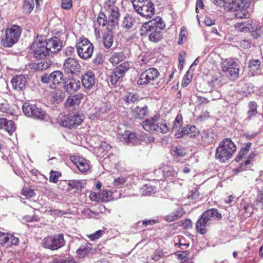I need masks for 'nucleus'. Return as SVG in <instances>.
<instances>
[{
	"instance_id": "47",
	"label": "nucleus",
	"mask_w": 263,
	"mask_h": 263,
	"mask_svg": "<svg viewBox=\"0 0 263 263\" xmlns=\"http://www.w3.org/2000/svg\"><path fill=\"white\" fill-rule=\"evenodd\" d=\"M234 12L235 17L239 19L247 18L249 16V13L243 8H241Z\"/></svg>"
},
{
	"instance_id": "41",
	"label": "nucleus",
	"mask_w": 263,
	"mask_h": 263,
	"mask_svg": "<svg viewBox=\"0 0 263 263\" xmlns=\"http://www.w3.org/2000/svg\"><path fill=\"white\" fill-rule=\"evenodd\" d=\"M260 62L258 60H252L250 61L249 68L253 74L257 72L259 68Z\"/></svg>"
},
{
	"instance_id": "23",
	"label": "nucleus",
	"mask_w": 263,
	"mask_h": 263,
	"mask_svg": "<svg viewBox=\"0 0 263 263\" xmlns=\"http://www.w3.org/2000/svg\"><path fill=\"white\" fill-rule=\"evenodd\" d=\"M83 98L82 93H78L73 96L68 97L64 103L65 108L71 109L75 108L79 105Z\"/></svg>"
},
{
	"instance_id": "3",
	"label": "nucleus",
	"mask_w": 263,
	"mask_h": 263,
	"mask_svg": "<svg viewBox=\"0 0 263 263\" xmlns=\"http://www.w3.org/2000/svg\"><path fill=\"white\" fill-rule=\"evenodd\" d=\"M236 151V147L230 138H226L220 142L216 148L215 158L220 162H225L231 158Z\"/></svg>"
},
{
	"instance_id": "24",
	"label": "nucleus",
	"mask_w": 263,
	"mask_h": 263,
	"mask_svg": "<svg viewBox=\"0 0 263 263\" xmlns=\"http://www.w3.org/2000/svg\"><path fill=\"white\" fill-rule=\"evenodd\" d=\"M243 2L244 0H230L226 3L224 9L234 12L241 8L248 7L249 5L247 3L245 6Z\"/></svg>"
},
{
	"instance_id": "1",
	"label": "nucleus",
	"mask_w": 263,
	"mask_h": 263,
	"mask_svg": "<svg viewBox=\"0 0 263 263\" xmlns=\"http://www.w3.org/2000/svg\"><path fill=\"white\" fill-rule=\"evenodd\" d=\"M62 46V42L57 37L46 40L42 36L37 35L30 46L35 50V54L37 57L49 55L53 58V55L61 50Z\"/></svg>"
},
{
	"instance_id": "13",
	"label": "nucleus",
	"mask_w": 263,
	"mask_h": 263,
	"mask_svg": "<svg viewBox=\"0 0 263 263\" xmlns=\"http://www.w3.org/2000/svg\"><path fill=\"white\" fill-rule=\"evenodd\" d=\"M65 243L63 235L59 234L44 238L42 241V246L46 249L55 251L64 246Z\"/></svg>"
},
{
	"instance_id": "57",
	"label": "nucleus",
	"mask_w": 263,
	"mask_h": 263,
	"mask_svg": "<svg viewBox=\"0 0 263 263\" xmlns=\"http://www.w3.org/2000/svg\"><path fill=\"white\" fill-rule=\"evenodd\" d=\"M121 77H119V76L113 71L112 74L110 77V82L113 85L117 84L118 82H120L122 80Z\"/></svg>"
},
{
	"instance_id": "64",
	"label": "nucleus",
	"mask_w": 263,
	"mask_h": 263,
	"mask_svg": "<svg viewBox=\"0 0 263 263\" xmlns=\"http://www.w3.org/2000/svg\"><path fill=\"white\" fill-rule=\"evenodd\" d=\"M181 226L184 229H190L192 227V222L189 219H184L181 222Z\"/></svg>"
},
{
	"instance_id": "43",
	"label": "nucleus",
	"mask_w": 263,
	"mask_h": 263,
	"mask_svg": "<svg viewBox=\"0 0 263 263\" xmlns=\"http://www.w3.org/2000/svg\"><path fill=\"white\" fill-rule=\"evenodd\" d=\"M221 76H214L210 81L209 85L213 88H218L221 86Z\"/></svg>"
},
{
	"instance_id": "44",
	"label": "nucleus",
	"mask_w": 263,
	"mask_h": 263,
	"mask_svg": "<svg viewBox=\"0 0 263 263\" xmlns=\"http://www.w3.org/2000/svg\"><path fill=\"white\" fill-rule=\"evenodd\" d=\"M249 109L247 112L248 120H250L252 116H255L257 114V104L255 102H250L249 104Z\"/></svg>"
},
{
	"instance_id": "20",
	"label": "nucleus",
	"mask_w": 263,
	"mask_h": 263,
	"mask_svg": "<svg viewBox=\"0 0 263 263\" xmlns=\"http://www.w3.org/2000/svg\"><path fill=\"white\" fill-rule=\"evenodd\" d=\"M95 77L91 71L86 72L81 78V82L83 87L87 89H90L95 84Z\"/></svg>"
},
{
	"instance_id": "42",
	"label": "nucleus",
	"mask_w": 263,
	"mask_h": 263,
	"mask_svg": "<svg viewBox=\"0 0 263 263\" xmlns=\"http://www.w3.org/2000/svg\"><path fill=\"white\" fill-rule=\"evenodd\" d=\"M162 173L165 178L175 177L177 174V172L171 167H164Z\"/></svg>"
},
{
	"instance_id": "2",
	"label": "nucleus",
	"mask_w": 263,
	"mask_h": 263,
	"mask_svg": "<svg viewBox=\"0 0 263 263\" xmlns=\"http://www.w3.org/2000/svg\"><path fill=\"white\" fill-rule=\"evenodd\" d=\"M165 27L161 17L157 16L142 25L140 34L142 36H148L149 41L156 43L162 38V32Z\"/></svg>"
},
{
	"instance_id": "21",
	"label": "nucleus",
	"mask_w": 263,
	"mask_h": 263,
	"mask_svg": "<svg viewBox=\"0 0 263 263\" xmlns=\"http://www.w3.org/2000/svg\"><path fill=\"white\" fill-rule=\"evenodd\" d=\"M11 82L14 90L21 91L26 87L27 80L24 75H16L12 79Z\"/></svg>"
},
{
	"instance_id": "5",
	"label": "nucleus",
	"mask_w": 263,
	"mask_h": 263,
	"mask_svg": "<svg viewBox=\"0 0 263 263\" xmlns=\"http://www.w3.org/2000/svg\"><path fill=\"white\" fill-rule=\"evenodd\" d=\"M143 129L147 132L155 131L165 134L169 132L170 127L165 121L160 119V115H155L146 119L141 123Z\"/></svg>"
},
{
	"instance_id": "55",
	"label": "nucleus",
	"mask_w": 263,
	"mask_h": 263,
	"mask_svg": "<svg viewBox=\"0 0 263 263\" xmlns=\"http://www.w3.org/2000/svg\"><path fill=\"white\" fill-rule=\"evenodd\" d=\"M235 27L239 31L248 32V27L247 28L246 22L236 23L235 25Z\"/></svg>"
},
{
	"instance_id": "37",
	"label": "nucleus",
	"mask_w": 263,
	"mask_h": 263,
	"mask_svg": "<svg viewBox=\"0 0 263 263\" xmlns=\"http://www.w3.org/2000/svg\"><path fill=\"white\" fill-rule=\"evenodd\" d=\"M183 213L182 209H178L174 212L166 216L165 219L168 222L174 221L180 218L182 216Z\"/></svg>"
},
{
	"instance_id": "59",
	"label": "nucleus",
	"mask_w": 263,
	"mask_h": 263,
	"mask_svg": "<svg viewBox=\"0 0 263 263\" xmlns=\"http://www.w3.org/2000/svg\"><path fill=\"white\" fill-rule=\"evenodd\" d=\"M105 18V13L104 12L99 13L97 20V23H98L99 26L103 27H105V24L104 21Z\"/></svg>"
},
{
	"instance_id": "32",
	"label": "nucleus",
	"mask_w": 263,
	"mask_h": 263,
	"mask_svg": "<svg viewBox=\"0 0 263 263\" xmlns=\"http://www.w3.org/2000/svg\"><path fill=\"white\" fill-rule=\"evenodd\" d=\"M129 63L128 62H124L116 67L113 71L118 74L119 77L123 78L125 73L129 69Z\"/></svg>"
},
{
	"instance_id": "31",
	"label": "nucleus",
	"mask_w": 263,
	"mask_h": 263,
	"mask_svg": "<svg viewBox=\"0 0 263 263\" xmlns=\"http://www.w3.org/2000/svg\"><path fill=\"white\" fill-rule=\"evenodd\" d=\"M92 246L89 243H87L85 245H82L78 249L76 253L78 256L80 258H83L89 253L92 252Z\"/></svg>"
},
{
	"instance_id": "38",
	"label": "nucleus",
	"mask_w": 263,
	"mask_h": 263,
	"mask_svg": "<svg viewBox=\"0 0 263 263\" xmlns=\"http://www.w3.org/2000/svg\"><path fill=\"white\" fill-rule=\"evenodd\" d=\"M183 213L182 209H178L174 212L166 216L165 219L168 222L174 221L180 218L182 216Z\"/></svg>"
},
{
	"instance_id": "11",
	"label": "nucleus",
	"mask_w": 263,
	"mask_h": 263,
	"mask_svg": "<svg viewBox=\"0 0 263 263\" xmlns=\"http://www.w3.org/2000/svg\"><path fill=\"white\" fill-rule=\"evenodd\" d=\"M221 70L231 80H234L238 77L239 69L238 64L235 59H227L221 63Z\"/></svg>"
},
{
	"instance_id": "10",
	"label": "nucleus",
	"mask_w": 263,
	"mask_h": 263,
	"mask_svg": "<svg viewBox=\"0 0 263 263\" xmlns=\"http://www.w3.org/2000/svg\"><path fill=\"white\" fill-rule=\"evenodd\" d=\"M83 120L84 116L80 113L67 115L61 114L58 118V122L61 126L69 128L77 127Z\"/></svg>"
},
{
	"instance_id": "50",
	"label": "nucleus",
	"mask_w": 263,
	"mask_h": 263,
	"mask_svg": "<svg viewBox=\"0 0 263 263\" xmlns=\"http://www.w3.org/2000/svg\"><path fill=\"white\" fill-rule=\"evenodd\" d=\"M246 25L247 28L248 27V32H251L253 31L259 29V24L252 20H248L246 21Z\"/></svg>"
},
{
	"instance_id": "15",
	"label": "nucleus",
	"mask_w": 263,
	"mask_h": 263,
	"mask_svg": "<svg viewBox=\"0 0 263 263\" xmlns=\"http://www.w3.org/2000/svg\"><path fill=\"white\" fill-rule=\"evenodd\" d=\"M63 76V73L61 71L55 70L49 74L47 73L43 74L41 78V81L43 83H51L50 87L54 88L62 82Z\"/></svg>"
},
{
	"instance_id": "25",
	"label": "nucleus",
	"mask_w": 263,
	"mask_h": 263,
	"mask_svg": "<svg viewBox=\"0 0 263 263\" xmlns=\"http://www.w3.org/2000/svg\"><path fill=\"white\" fill-rule=\"evenodd\" d=\"M139 24V20L132 14L126 15L122 21V26L125 29H130Z\"/></svg>"
},
{
	"instance_id": "8",
	"label": "nucleus",
	"mask_w": 263,
	"mask_h": 263,
	"mask_svg": "<svg viewBox=\"0 0 263 263\" xmlns=\"http://www.w3.org/2000/svg\"><path fill=\"white\" fill-rule=\"evenodd\" d=\"M133 5L138 14L146 18H151L155 14L154 5L150 0H134Z\"/></svg>"
},
{
	"instance_id": "36",
	"label": "nucleus",
	"mask_w": 263,
	"mask_h": 263,
	"mask_svg": "<svg viewBox=\"0 0 263 263\" xmlns=\"http://www.w3.org/2000/svg\"><path fill=\"white\" fill-rule=\"evenodd\" d=\"M65 97V92L62 90H57L51 93V101L54 103L61 102Z\"/></svg>"
},
{
	"instance_id": "48",
	"label": "nucleus",
	"mask_w": 263,
	"mask_h": 263,
	"mask_svg": "<svg viewBox=\"0 0 263 263\" xmlns=\"http://www.w3.org/2000/svg\"><path fill=\"white\" fill-rule=\"evenodd\" d=\"M51 263H77L76 260L72 258L64 257L63 258H54Z\"/></svg>"
},
{
	"instance_id": "45",
	"label": "nucleus",
	"mask_w": 263,
	"mask_h": 263,
	"mask_svg": "<svg viewBox=\"0 0 263 263\" xmlns=\"http://www.w3.org/2000/svg\"><path fill=\"white\" fill-rule=\"evenodd\" d=\"M210 133L209 130H204L201 136V144L206 145L212 141V138L210 137Z\"/></svg>"
},
{
	"instance_id": "34",
	"label": "nucleus",
	"mask_w": 263,
	"mask_h": 263,
	"mask_svg": "<svg viewBox=\"0 0 263 263\" xmlns=\"http://www.w3.org/2000/svg\"><path fill=\"white\" fill-rule=\"evenodd\" d=\"M125 55L122 51L115 52L110 58V62L113 64H118L125 59Z\"/></svg>"
},
{
	"instance_id": "17",
	"label": "nucleus",
	"mask_w": 263,
	"mask_h": 263,
	"mask_svg": "<svg viewBox=\"0 0 263 263\" xmlns=\"http://www.w3.org/2000/svg\"><path fill=\"white\" fill-rule=\"evenodd\" d=\"M159 73L155 68H149L143 71L139 76L137 83L139 85H146L158 77Z\"/></svg>"
},
{
	"instance_id": "40",
	"label": "nucleus",
	"mask_w": 263,
	"mask_h": 263,
	"mask_svg": "<svg viewBox=\"0 0 263 263\" xmlns=\"http://www.w3.org/2000/svg\"><path fill=\"white\" fill-rule=\"evenodd\" d=\"M34 0H25L23 7L24 12L27 14L30 13L34 8Z\"/></svg>"
},
{
	"instance_id": "46",
	"label": "nucleus",
	"mask_w": 263,
	"mask_h": 263,
	"mask_svg": "<svg viewBox=\"0 0 263 263\" xmlns=\"http://www.w3.org/2000/svg\"><path fill=\"white\" fill-rule=\"evenodd\" d=\"M142 191L143 195L145 196H149L156 192V190L155 187L147 184L143 186Z\"/></svg>"
},
{
	"instance_id": "33",
	"label": "nucleus",
	"mask_w": 263,
	"mask_h": 263,
	"mask_svg": "<svg viewBox=\"0 0 263 263\" xmlns=\"http://www.w3.org/2000/svg\"><path fill=\"white\" fill-rule=\"evenodd\" d=\"M129 63L128 62H124L116 67L113 71L118 74L119 77L123 78L125 73L129 69Z\"/></svg>"
},
{
	"instance_id": "16",
	"label": "nucleus",
	"mask_w": 263,
	"mask_h": 263,
	"mask_svg": "<svg viewBox=\"0 0 263 263\" xmlns=\"http://www.w3.org/2000/svg\"><path fill=\"white\" fill-rule=\"evenodd\" d=\"M63 69L67 74L78 76L81 72V66L78 59L69 57L64 61Z\"/></svg>"
},
{
	"instance_id": "12",
	"label": "nucleus",
	"mask_w": 263,
	"mask_h": 263,
	"mask_svg": "<svg viewBox=\"0 0 263 263\" xmlns=\"http://www.w3.org/2000/svg\"><path fill=\"white\" fill-rule=\"evenodd\" d=\"M77 53L82 59L87 60L91 58L93 46L86 38H81L76 45Z\"/></svg>"
},
{
	"instance_id": "60",
	"label": "nucleus",
	"mask_w": 263,
	"mask_h": 263,
	"mask_svg": "<svg viewBox=\"0 0 263 263\" xmlns=\"http://www.w3.org/2000/svg\"><path fill=\"white\" fill-rule=\"evenodd\" d=\"M104 233V231L103 230H98L95 232L93 234H91L88 236L89 238L91 240H95L96 239H98L100 238L103 234Z\"/></svg>"
},
{
	"instance_id": "29",
	"label": "nucleus",
	"mask_w": 263,
	"mask_h": 263,
	"mask_svg": "<svg viewBox=\"0 0 263 263\" xmlns=\"http://www.w3.org/2000/svg\"><path fill=\"white\" fill-rule=\"evenodd\" d=\"M148 113V107L145 105L142 107L137 106L132 110V114L134 118L142 119Z\"/></svg>"
},
{
	"instance_id": "54",
	"label": "nucleus",
	"mask_w": 263,
	"mask_h": 263,
	"mask_svg": "<svg viewBox=\"0 0 263 263\" xmlns=\"http://www.w3.org/2000/svg\"><path fill=\"white\" fill-rule=\"evenodd\" d=\"M189 129V138H195L199 134V132L194 125L188 126Z\"/></svg>"
},
{
	"instance_id": "14",
	"label": "nucleus",
	"mask_w": 263,
	"mask_h": 263,
	"mask_svg": "<svg viewBox=\"0 0 263 263\" xmlns=\"http://www.w3.org/2000/svg\"><path fill=\"white\" fill-rule=\"evenodd\" d=\"M31 53L32 54L33 57L39 60L37 62L31 63L29 64L31 68L37 71H44L47 70L51 65L52 61L51 58L52 57L49 55L37 57L35 54V50H34L32 47H30Z\"/></svg>"
},
{
	"instance_id": "63",
	"label": "nucleus",
	"mask_w": 263,
	"mask_h": 263,
	"mask_svg": "<svg viewBox=\"0 0 263 263\" xmlns=\"http://www.w3.org/2000/svg\"><path fill=\"white\" fill-rule=\"evenodd\" d=\"M22 194L24 195L27 198H30L34 195V193L31 190L23 189L22 190Z\"/></svg>"
},
{
	"instance_id": "52",
	"label": "nucleus",
	"mask_w": 263,
	"mask_h": 263,
	"mask_svg": "<svg viewBox=\"0 0 263 263\" xmlns=\"http://www.w3.org/2000/svg\"><path fill=\"white\" fill-rule=\"evenodd\" d=\"M10 234L0 232V244L2 245H7L9 243V237Z\"/></svg>"
},
{
	"instance_id": "27",
	"label": "nucleus",
	"mask_w": 263,
	"mask_h": 263,
	"mask_svg": "<svg viewBox=\"0 0 263 263\" xmlns=\"http://www.w3.org/2000/svg\"><path fill=\"white\" fill-rule=\"evenodd\" d=\"M85 182L80 180H70L67 183V190L76 192L78 191H81L85 186Z\"/></svg>"
},
{
	"instance_id": "53",
	"label": "nucleus",
	"mask_w": 263,
	"mask_h": 263,
	"mask_svg": "<svg viewBox=\"0 0 263 263\" xmlns=\"http://www.w3.org/2000/svg\"><path fill=\"white\" fill-rule=\"evenodd\" d=\"M61 176V174L58 172L51 171L50 172L49 181L53 183H57L58 179Z\"/></svg>"
},
{
	"instance_id": "49",
	"label": "nucleus",
	"mask_w": 263,
	"mask_h": 263,
	"mask_svg": "<svg viewBox=\"0 0 263 263\" xmlns=\"http://www.w3.org/2000/svg\"><path fill=\"white\" fill-rule=\"evenodd\" d=\"M172 153L173 155L178 157H183L185 155V152L181 146H175L173 147Z\"/></svg>"
},
{
	"instance_id": "30",
	"label": "nucleus",
	"mask_w": 263,
	"mask_h": 263,
	"mask_svg": "<svg viewBox=\"0 0 263 263\" xmlns=\"http://www.w3.org/2000/svg\"><path fill=\"white\" fill-rule=\"evenodd\" d=\"M0 125L1 127H4L10 135L16 129L14 122L8 120L6 118H0Z\"/></svg>"
},
{
	"instance_id": "7",
	"label": "nucleus",
	"mask_w": 263,
	"mask_h": 263,
	"mask_svg": "<svg viewBox=\"0 0 263 263\" xmlns=\"http://www.w3.org/2000/svg\"><path fill=\"white\" fill-rule=\"evenodd\" d=\"M22 29L20 26L14 25L7 28L4 36L1 39V44L4 47H11L18 41Z\"/></svg>"
},
{
	"instance_id": "9",
	"label": "nucleus",
	"mask_w": 263,
	"mask_h": 263,
	"mask_svg": "<svg viewBox=\"0 0 263 263\" xmlns=\"http://www.w3.org/2000/svg\"><path fill=\"white\" fill-rule=\"evenodd\" d=\"M108 8L105 14V24L108 31H111L118 24L119 10L110 0L108 2Z\"/></svg>"
},
{
	"instance_id": "58",
	"label": "nucleus",
	"mask_w": 263,
	"mask_h": 263,
	"mask_svg": "<svg viewBox=\"0 0 263 263\" xmlns=\"http://www.w3.org/2000/svg\"><path fill=\"white\" fill-rule=\"evenodd\" d=\"M164 256L163 252L161 250H156L154 252V254L152 255L151 258L155 261H157L160 259Z\"/></svg>"
},
{
	"instance_id": "26",
	"label": "nucleus",
	"mask_w": 263,
	"mask_h": 263,
	"mask_svg": "<svg viewBox=\"0 0 263 263\" xmlns=\"http://www.w3.org/2000/svg\"><path fill=\"white\" fill-rule=\"evenodd\" d=\"M120 140L123 141L128 144H135L138 141V139L135 133L130 131H125L123 134L119 137Z\"/></svg>"
},
{
	"instance_id": "62",
	"label": "nucleus",
	"mask_w": 263,
	"mask_h": 263,
	"mask_svg": "<svg viewBox=\"0 0 263 263\" xmlns=\"http://www.w3.org/2000/svg\"><path fill=\"white\" fill-rule=\"evenodd\" d=\"M71 0H62L61 7L64 9L69 10L72 7Z\"/></svg>"
},
{
	"instance_id": "22",
	"label": "nucleus",
	"mask_w": 263,
	"mask_h": 263,
	"mask_svg": "<svg viewBox=\"0 0 263 263\" xmlns=\"http://www.w3.org/2000/svg\"><path fill=\"white\" fill-rule=\"evenodd\" d=\"M64 83V89L69 93L78 91L81 87L80 81L74 78L67 79Z\"/></svg>"
},
{
	"instance_id": "28",
	"label": "nucleus",
	"mask_w": 263,
	"mask_h": 263,
	"mask_svg": "<svg viewBox=\"0 0 263 263\" xmlns=\"http://www.w3.org/2000/svg\"><path fill=\"white\" fill-rule=\"evenodd\" d=\"M110 109L111 107L109 104L107 103H102L96 112V116L103 119L107 116Z\"/></svg>"
},
{
	"instance_id": "4",
	"label": "nucleus",
	"mask_w": 263,
	"mask_h": 263,
	"mask_svg": "<svg viewBox=\"0 0 263 263\" xmlns=\"http://www.w3.org/2000/svg\"><path fill=\"white\" fill-rule=\"evenodd\" d=\"M221 214L216 209H210L203 213L196 223L197 232L203 235L207 230L206 227L208 226L214 219H220Z\"/></svg>"
},
{
	"instance_id": "18",
	"label": "nucleus",
	"mask_w": 263,
	"mask_h": 263,
	"mask_svg": "<svg viewBox=\"0 0 263 263\" xmlns=\"http://www.w3.org/2000/svg\"><path fill=\"white\" fill-rule=\"evenodd\" d=\"M91 201L98 202H107L112 199V192L110 191H103L100 193H92L90 195Z\"/></svg>"
},
{
	"instance_id": "61",
	"label": "nucleus",
	"mask_w": 263,
	"mask_h": 263,
	"mask_svg": "<svg viewBox=\"0 0 263 263\" xmlns=\"http://www.w3.org/2000/svg\"><path fill=\"white\" fill-rule=\"evenodd\" d=\"M9 111V105L7 102L3 100V102L0 103V111L4 113H8Z\"/></svg>"
},
{
	"instance_id": "6",
	"label": "nucleus",
	"mask_w": 263,
	"mask_h": 263,
	"mask_svg": "<svg viewBox=\"0 0 263 263\" xmlns=\"http://www.w3.org/2000/svg\"><path fill=\"white\" fill-rule=\"evenodd\" d=\"M22 109L26 116L34 120L47 122L50 119L46 111L34 104L25 102L22 106Z\"/></svg>"
},
{
	"instance_id": "35",
	"label": "nucleus",
	"mask_w": 263,
	"mask_h": 263,
	"mask_svg": "<svg viewBox=\"0 0 263 263\" xmlns=\"http://www.w3.org/2000/svg\"><path fill=\"white\" fill-rule=\"evenodd\" d=\"M111 31H108L105 33L103 36V43L104 47L106 48H109L112 45L113 35L111 32Z\"/></svg>"
},
{
	"instance_id": "39",
	"label": "nucleus",
	"mask_w": 263,
	"mask_h": 263,
	"mask_svg": "<svg viewBox=\"0 0 263 263\" xmlns=\"http://www.w3.org/2000/svg\"><path fill=\"white\" fill-rule=\"evenodd\" d=\"M139 99V96L135 92H128L123 98V100L128 104L134 103Z\"/></svg>"
},
{
	"instance_id": "51",
	"label": "nucleus",
	"mask_w": 263,
	"mask_h": 263,
	"mask_svg": "<svg viewBox=\"0 0 263 263\" xmlns=\"http://www.w3.org/2000/svg\"><path fill=\"white\" fill-rule=\"evenodd\" d=\"M183 123V119L182 117L181 114H178L175 118V120L174 121L173 125V129H177L178 128H179Z\"/></svg>"
},
{
	"instance_id": "56",
	"label": "nucleus",
	"mask_w": 263,
	"mask_h": 263,
	"mask_svg": "<svg viewBox=\"0 0 263 263\" xmlns=\"http://www.w3.org/2000/svg\"><path fill=\"white\" fill-rule=\"evenodd\" d=\"M189 129L188 126L182 128L180 130L178 129L175 133V136L177 138H181L185 135L189 136Z\"/></svg>"
},
{
	"instance_id": "19",
	"label": "nucleus",
	"mask_w": 263,
	"mask_h": 263,
	"mask_svg": "<svg viewBox=\"0 0 263 263\" xmlns=\"http://www.w3.org/2000/svg\"><path fill=\"white\" fill-rule=\"evenodd\" d=\"M70 160L77 166L79 170L85 173L90 168L89 164L85 159L78 156H72L70 157Z\"/></svg>"
}]
</instances>
